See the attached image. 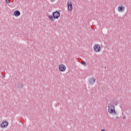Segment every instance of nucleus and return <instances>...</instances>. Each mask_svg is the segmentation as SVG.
Listing matches in <instances>:
<instances>
[{
  "label": "nucleus",
  "mask_w": 131,
  "mask_h": 131,
  "mask_svg": "<svg viewBox=\"0 0 131 131\" xmlns=\"http://www.w3.org/2000/svg\"><path fill=\"white\" fill-rule=\"evenodd\" d=\"M60 12L59 11H55L52 13V15H49L48 17L50 21L52 22L55 21V19H59L60 18Z\"/></svg>",
  "instance_id": "1"
},
{
  "label": "nucleus",
  "mask_w": 131,
  "mask_h": 131,
  "mask_svg": "<svg viewBox=\"0 0 131 131\" xmlns=\"http://www.w3.org/2000/svg\"><path fill=\"white\" fill-rule=\"evenodd\" d=\"M108 112L110 114H116V111H115V106L111 103L108 104Z\"/></svg>",
  "instance_id": "2"
},
{
  "label": "nucleus",
  "mask_w": 131,
  "mask_h": 131,
  "mask_svg": "<svg viewBox=\"0 0 131 131\" xmlns=\"http://www.w3.org/2000/svg\"><path fill=\"white\" fill-rule=\"evenodd\" d=\"M8 125H9V123L8 121L5 120H4L0 124V126L2 127V128L8 127Z\"/></svg>",
  "instance_id": "3"
},
{
  "label": "nucleus",
  "mask_w": 131,
  "mask_h": 131,
  "mask_svg": "<svg viewBox=\"0 0 131 131\" xmlns=\"http://www.w3.org/2000/svg\"><path fill=\"white\" fill-rule=\"evenodd\" d=\"M67 6H68V10L70 12H71V11H72V8H73L72 2H71V1H68Z\"/></svg>",
  "instance_id": "4"
},
{
  "label": "nucleus",
  "mask_w": 131,
  "mask_h": 131,
  "mask_svg": "<svg viewBox=\"0 0 131 131\" xmlns=\"http://www.w3.org/2000/svg\"><path fill=\"white\" fill-rule=\"evenodd\" d=\"M59 70L61 72H64L66 70V67L64 64H60L59 66Z\"/></svg>",
  "instance_id": "5"
},
{
  "label": "nucleus",
  "mask_w": 131,
  "mask_h": 131,
  "mask_svg": "<svg viewBox=\"0 0 131 131\" xmlns=\"http://www.w3.org/2000/svg\"><path fill=\"white\" fill-rule=\"evenodd\" d=\"M124 10H125V7H124L123 6H119L118 7V11L121 13L124 12Z\"/></svg>",
  "instance_id": "6"
},
{
  "label": "nucleus",
  "mask_w": 131,
  "mask_h": 131,
  "mask_svg": "<svg viewBox=\"0 0 131 131\" xmlns=\"http://www.w3.org/2000/svg\"><path fill=\"white\" fill-rule=\"evenodd\" d=\"M94 50L95 52H100L101 50V47L99 45H96L94 47Z\"/></svg>",
  "instance_id": "7"
},
{
  "label": "nucleus",
  "mask_w": 131,
  "mask_h": 131,
  "mask_svg": "<svg viewBox=\"0 0 131 131\" xmlns=\"http://www.w3.org/2000/svg\"><path fill=\"white\" fill-rule=\"evenodd\" d=\"M89 82L90 84H94L95 82H96V79L94 78H91L90 79H89Z\"/></svg>",
  "instance_id": "8"
},
{
  "label": "nucleus",
  "mask_w": 131,
  "mask_h": 131,
  "mask_svg": "<svg viewBox=\"0 0 131 131\" xmlns=\"http://www.w3.org/2000/svg\"><path fill=\"white\" fill-rule=\"evenodd\" d=\"M14 14V16H15L16 17H18L20 16V15H21V13L20 12V11L18 10L15 11Z\"/></svg>",
  "instance_id": "9"
},
{
  "label": "nucleus",
  "mask_w": 131,
  "mask_h": 131,
  "mask_svg": "<svg viewBox=\"0 0 131 131\" xmlns=\"http://www.w3.org/2000/svg\"><path fill=\"white\" fill-rule=\"evenodd\" d=\"M18 87L21 88L23 87V85L21 83H19L18 84Z\"/></svg>",
  "instance_id": "10"
},
{
  "label": "nucleus",
  "mask_w": 131,
  "mask_h": 131,
  "mask_svg": "<svg viewBox=\"0 0 131 131\" xmlns=\"http://www.w3.org/2000/svg\"><path fill=\"white\" fill-rule=\"evenodd\" d=\"M82 64H83V65H84V66H86V63L84 61H82L81 62Z\"/></svg>",
  "instance_id": "11"
},
{
  "label": "nucleus",
  "mask_w": 131,
  "mask_h": 131,
  "mask_svg": "<svg viewBox=\"0 0 131 131\" xmlns=\"http://www.w3.org/2000/svg\"><path fill=\"white\" fill-rule=\"evenodd\" d=\"M6 3H7V4H10L11 0H6Z\"/></svg>",
  "instance_id": "12"
},
{
  "label": "nucleus",
  "mask_w": 131,
  "mask_h": 131,
  "mask_svg": "<svg viewBox=\"0 0 131 131\" xmlns=\"http://www.w3.org/2000/svg\"><path fill=\"white\" fill-rule=\"evenodd\" d=\"M123 119H125L126 118V116H125L124 115H123Z\"/></svg>",
  "instance_id": "13"
},
{
  "label": "nucleus",
  "mask_w": 131,
  "mask_h": 131,
  "mask_svg": "<svg viewBox=\"0 0 131 131\" xmlns=\"http://www.w3.org/2000/svg\"><path fill=\"white\" fill-rule=\"evenodd\" d=\"M51 2H55V0H50Z\"/></svg>",
  "instance_id": "14"
},
{
  "label": "nucleus",
  "mask_w": 131,
  "mask_h": 131,
  "mask_svg": "<svg viewBox=\"0 0 131 131\" xmlns=\"http://www.w3.org/2000/svg\"><path fill=\"white\" fill-rule=\"evenodd\" d=\"M101 131H105V130L104 129H102Z\"/></svg>",
  "instance_id": "15"
},
{
  "label": "nucleus",
  "mask_w": 131,
  "mask_h": 131,
  "mask_svg": "<svg viewBox=\"0 0 131 131\" xmlns=\"http://www.w3.org/2000/svg\"><path fill=\"white\" fill-rule=\"evenodd\" d=\"M117 118H118V117H117Z\"/></svg>",
  "instance_id": "16"
},
{
  "label": "nucleus",
  "mask_w": 131,
  "mask_h": 131,
  "mask_svg": "<svg viewBox=\"0 0 131 131\" xmlns=\"http://www.w3.org/2000/svg\"><path fill=\"white\" fill-rule=\"evenodd\" d=\"M3 76L5 77V75H4Z\"/></svg>",
  "instance_id": "17"
}]
</instances>
